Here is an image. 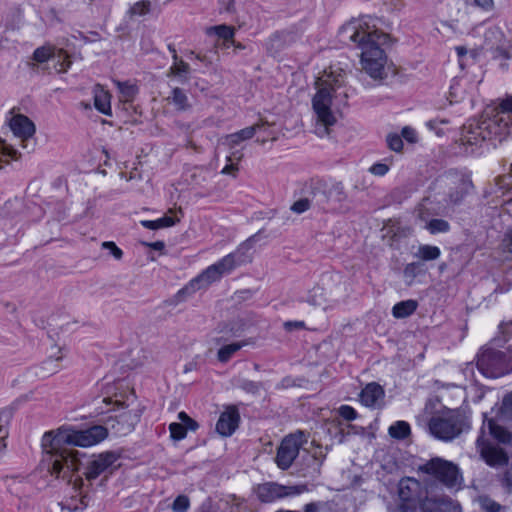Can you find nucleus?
Here are the masks:
<instances>
[{
	"instance_id": "1",
	"label": "nucleus",
	"mask_w": 512,
	"mask_h": 512,
	"mask_svg": "<svg viewBox=\"0 0 512 512\" xmlns=\"http://www.w3.org/2000/svg\"><path fill=\"white\" fill-rule=\"evenodd\" d=\"M107 437V428L95 425L85 430L60 427L43 435L42 446L48 454V471L57 479L71 483L75 472L80 469L78 452L64 448V445L89 447Z\"/></svg>"
},
{
	"instance_id": "2",
	"label": "nucleus",
	"mask_w": 512,
	"mask_h": 512,
	"mask_svg": "<svg viewBox=\"0 0 512 512\" xmlns=\"http://www.w3.org/2000/svg\"><path fill=\"white\" fill-rule=\"evenodd\" d=\"M512 132V96L502 100L492 116L471 119L461 129L460 144L465 154H475L485 142L493 146L503 142Z\"/></svg>"
},
{
	"instance_id": "3",
	"label": "nucleus",
	"mask_w": 512,
	"mask_h": 512,
	"mask_svg": "<svg viewBox=\"0 0 512 512\" xmlns=\"http://www.w3.org/2000/svg\"><path fill=\"white\" fill-rule=\"evenodd\" d=\"M387 38V34L378 31L369 33L354 31L350 36V39L361 49L362 69L375 80H382L385 77L387 56L381 45Z\"/></svg>"
},
{
	"instance_id": "4",
	"label": "nucleus",
	"mask_w": 512,
	"mask_h": 512,
	"mask_svg": "<svg viewBox=\"0 0 512 512\" xmlns=\"http://www.w3.org/2000/svg\"><path fill=\"white\" fill-rule=\"evenodd\" d=\"M340 79L332 74H325L316 81L317 93L313 97L312 105L321 127L317 129L319 135L328 133V128L336 123L331 111L332 92L340 86Z\"/></svg>"
},
{
	"instance_id": "5",
	"label": "nucleus",
	"mask_w": 512,
	"mask_h": 512,
	"mask_svg": "<svg viewBox=\"0 0 512 512\" xmlns=\"http://www.w3.org/2000/svg\"><path fill=\"white\" fill-rule=\"evenodd\" d=\"M476 365L486 377L498 378L512 372V348H483L477 354Z\"/></svg>"
},
{
	"instance_id": "6",
	"label": "nucleus",
	"mask_w": 512,
	"mask_h": 512,
	"mask_svg": "<svg viewBox=\"0 0 512 512\" xmlns=\"http://www.w3.org/2000/svg\"><path fill=\"white\" fill-rule=\"evenodd\" d=\"M418 470L428 474L448 488L459 487L462 483V475L459 467L451 461L440 457H434L419 466Z\"/></svg>"
},
{
	"instance_id": "7",
	"label": "nucleus",
	"mask_w": 512,
	"mask_h": 512,
	"mask_svg": "<svg viewBox=\"0 0 512 512\" xmlns=\"http://www.w3.org/2000/svg\"><path fill=\"white\" fill-rule=\"evenodd\" d=\"M469 426L465 418L457 411L443 416L432 417L429 421L431 434L443 441H451L458 437Z\"/></svg>"
},
{
	"instance_id": "8",
	"label": "nucleus",
	"mask_w": 512,
	"mask_h": 512,
	"mask_svg": "<svg viewBox=\"0 0 512 512\" xmlns=\"http://www.w3.org/2000/svg\"><path fill=\"white\" fill-rule=\"evenodd\" d=\"M306 442V435L302 431H297L296 433L286 436L277 449L275 458L277 466L282 470L290 468L299 455L300 448Z\"/></svg>"
},
{
	"instance_id": "9",
	"label": "nucleus",
	"mask_w": 512,
	"mask_h": 512,
	"mask_svg": "<svg viewBox=\"0 0 512 512\" xmlns=\"http://www.w3.org/2000/svg\"><path fill=\"white\" fill-rule=\"evenodd\" d=\"M314 197L319 205L330 206L333 211L347 209L346 203L348 195L344 190L342 183H334L326 186L321 182L317 183Z\"/></svg>"
},
{
	"instance_id": "10",
	"label": "nucleus",
	"mask_w": 512,
	"mask_h": 512,
	"mask_svg": "<svg viewBox=\"0 0 512 512\" xmlns=\"http://www.w3.org/2000/svg\"><path fill=\"white\" fill-rule=\"evenodd\" d=\"M308 491L307 485H280L275 482H266L259 484L254 488L257 498L263 503H271L278 499L299 495Z\"/></svg>"
},
{
	"instance_id": "11",
	"label": "nucleus",
	"mask_w": 512,
	"mask_h": 512,
	"mask_svg": "<svg viewBox=\"0 0 512 512\" xmlns=\"http://www.w3.org/2000/svg\"><path fill=\"white\" fill-rule=\"evenodd\" d=\"M445 184L448 188L447 202L452 205L460 204L473 189L470 177L458 171H449L445 175Z\"/></svg>"
},
{
	"instance_id": "12",
	"label": "nucleus",
	"mask_w": 512,
	"mask_h": 512,
	"mask_svg": "<svg viewBox=\"0 0 512 512\" xmlns=\"http://www.w3.org/2000/svg\"><path fill=\"white\" fill-rule=\"evenodd\" d=\"M118 459L119 454L112 451H106L100 453L99 455L93 456V458L88 461L85 468L84 475L86 479L88 481H92L103 473L108 471L109 473H112L111 468Z\"/></svg>"
},
{
	"instance_id": "13",
	"label": "nucleus",
	"mask_w": 512,
	"mask_h": 512,
	"mask_svg": "<svg viewBox=\"0 0 512 512\" xmlns=\"http://www.w3.org/2000/svg\"><path fill=\"white\" fill-rule=\"evenodd\" d=\"M139 410L122 411L115 416H108L105 420L106 428H110L116 435L130 433L140 420Z\"/></svg>"
},
{
	"instance_id": "14",
	"label": "nucleus",
	"mask_w": 512,
	"mask_h": 512,
	"mask_svg": "<svg viewBox=\"0 0 512 512\" xmlns=\"http://www.w3.org/2000/svg\"><path fill=\"white\" fill-rule=\"evenodd\" d=\"M253 240L254 236L250 237L244 243H242L236 251L226 255L221 260L213 264L222 276L229 274L237 266H240L249 261L248 257L245 255V252L252 248Z\"/></svg>"
},
{
	"instance_id": "15",
	"label": "nucleus",
	"mask_w": 512,
	"mask_h": 512,
	"mask_svg": "<svg viewBox=\"0 0 512 512\" xmlns=\"http://www.w3.org/2000/svg\"><path fill=\"white\" fill-rule=\"evenodd\" d=\"M485 426L481 429V435L477 438L476 444L480 448L481 456L485 462L492 467H499L508 464L509 458L506 452L499 447L491 446L486 443L484 436Z\"/></svg>"
},
{
	"instance_id": "16",
	"label": "nucleus",
	"mask_w": 512,
	"mask_h": 512,
	"mask_svg": "<svg viewBox=\"0 0 512 512\" xmlns=\"http://www.w3.org/2000/svg\"><path fill=\"white\" fill-rule=\"evenodd\" d=\"M221 277L222 275L217 268L214 265H210L200 275L179 290L178 295H191L202 288H207L210 284L220 280Z\"/></svg>"
},
{
	"instance_id": "17",
	"label": "nucleus",
	"mask_w": 512,
	"mask_h": 512,
	"mask_svg": "<svg viewBox=\"0 0 512 512\" xmlns=\"http://www.w3.org/2000/svg\"><path fill=\"white\" fill-rule=\"evenodd\" d=\"M421 512H460V507L447 496L426 497L419 502Z\"/></svg>"
},
{
	"instance_id": "18",
	"label": "nucleus",
	"mask_w": 512,
	"mask_h": 512,
	"mask_svg": "<svg viewBox=\"0 0 512 512\" xmlns=\"http://www.w3.org/2000/svg\"><path fill=\"white\" fill-rule=\"evenodd\" d=\"M421 491V484L414 478H403L398 484V494L402 504L417 505Z\"/></svg>"
},
{
	"instance_id": "19",
	"label": "nucleus",
	"mask_w": 512,
	"mask_h": 512,
	"mask_svg": "<svg viewBox=\"0 0 512 512\" xmlns=\"http://www.w3.org/2000/svg\"><path fill=\"white\" fill-rule=\"evenodd\" d=\"M240 415L236 407L232 406L224 411L216 424V430L222 436H230L238 427Z\"/></svg>"
},
{
	"instance_id": "20",
	"label": "nucleus",
	"mask_w": 512,
	"mask_h": 512,
	"mask_svg": "<svg viewBox=\"0 0 512 512\" xmlns=\"http://www.w3.org/2000/svg\"><path fill=\"white\" fill-rule=\"evenodd\" d=\"M10 127L13 133L23 141L31 138L36 131L34 123L22 114H18L11 119Z\"/></svg>"
},
{
	"instance_id": "21",
	"label": "nucleus",
	"mask_w": 512,
	"mask_h": 512,
	"mask_svg": "<svg viewBox=\"0 0 512 512\" xmlns=\"http://www.w3.org/2000/svg\"><path fill=\"white\" fill-rule=\"evenodd\" d=\"M94 94V106L95 108L102 114L112 115L110 99L111 95L108 91L104 90V88L97 84L93 88Z\"/></svg>"
},
{
	"instance_id": "22",
	"label": "nucleus",
	"mask_w": 512,
	"mask_h": 512,
	"mask_svg": "<svg viewBox=\"0 0 512 512\" xmlns=\"http://www.w3.org/2000/svg\"><path fill=\"white\" fill-rule=\"evenodd\" d=\"M383 397V388L375 382L367 384L360 394L361 402L368 407L376 405L377 402Z\"/></svg>"
},
{
	"instance_id": "23",
	"label": "nucleus",
	"mask_w": 512,
	"mask_h": 512,
	"mask_svg": "<svg viewBox=\"0 0 512 512\" xmlns=\"http://www.w3.org/2000/svg\"><path fill=\"white\" fill-rule=\"evenodd\" d=\"M263 127V124L257 123L252 126L246 127L238 132L229 134L225 137V143L230 147L234 148L242 141L251 139L255 133Z\"/></svg>"
},
{
	"instance_id": "24",
	"label": "nucleus",
	"mask_w": 512,
	"mask_h": 512,
	"mask_svg": "<svg viewBox=\"0 0 512 512\" xmlns=\"http://www.w3.org/2000/svg\"><path fill=\"white\" fill-rule=\"evenodd\" d=\"M301 461L304 466L303 470L305 471V475L318 474L323 463V458L318 457L315 454H310L305 450L301 455Z\"/></svg>"
},
{
	"instance_id": "25",
	"label": "nucleus",
	"mask_w": 512,
	"mask_h": 512,
	"mask_svg": "<svg viewBox=\"0 0 512 512\" xmlns=\"http://www.w3.org/2000/svg\"><path fill=\"white\" fill-rule=\"evenodd\" d=\"M250 342L248 340H242L234 343H230L227 345H223L217 352V359L221 363H227L236 352H238L241 348L248 345Z\"/></svg>"
},
{
	"instance_id": "26",
	"label": "nucleus",
	"mask_w": 512,
	"mask_h": 512,
	"mask_svg": "<svg viewBox=\"0 0 512 512\" xmlns=\"http://www.w3.org/2000/svg\"><path fill=\"white\" fill-rule=\"evenodd\" d=\"M167 101L172 103L178 111H187L191 108L186 93L179 87L172 89L171 95L167 98Z\"/></svg>"
},
{
	"instance_id": "27",
	"label": "nucleus",
	"mask_w": 512,
	"mask_h": 512,
	"mask_svg": "<svg viewBox=\"0 0 512 512\" xmlns=\"http://www.w3.org/2000/svg\"><path fill=\"white\" fill-rule=\"evenodd\" d=\"M418 307L416 300H405L396 303L392 308V314L395 318H406L412 315Z\"/></svg>"
},
{
	"instance_id": "28",
	"label": "nucleus",
	"mask_w": 512,
	"mask_h": 512,
	"mask_svg": "<svg viewBox=\"0 0 512 512\" xmlns=\"http://www.w3.org/2000/svg\"><path fill=\"white\" fill-rule=\"evenodd\" d=\"M121 94V100L124 102H132L138 93L137 85L130 83L129 81L121 82L114 81Z\"/></svg>"
},
{
	"instance_id": "29",
	"label": "nucleus",
	"mask_w": 512,
	"mask_h": 512,
	"mask_svg": "<svg viewBox=\"0 0 512 512\" xmlns=\"http://www.w3.org/2000/svg\"><path fill=\"white\" fill-rule=\"evenodd\" d=\"M179 222V219H175L169 216H164L157 220H142L140 223L143 227L151 230H157L161 228L171 227Z\"/></svg>"
},
{
	"instance_id": "30",
	"label": "nucleus",
	"mask_w": 512,
	"mask_h": 512,
	"mask_svg": "<svg viewBox=\"0 0 512 512\" xmlns=\"http://www.w3.org/2000/svg\"><path fill=\"white\" fill-rule=\"evenodd\" d=\"M440 254V249L437 246L420 245L418 251L415 253V257L423 261H432L438 259Z\"/></svg>"
},
{
	"instance_id": "31",
	"label": "nucleus",
	"mask_w": 512,
	"mask_h": 512,
	"mask_svg": "<svg viewBox=\"0 0 512 512\" xmlns=\"http://www.w3.org/2000/svg\"><path fill=\"white\" fill-rule=\"evenodd\" d=\"M410 434V426L405 421H397L389 427V435L392 438L402 440Z\"/></svg>"
},
{
	"instance_id": "32",
	"label": "nucleus",
	"mask_w": 512,
	"mask_h": 512,
	"mask_svg": "<svg viewBox=\"0 0 512 512\" xmlns=\"http://www.w3.org/2000/svg\"><path fill=\"white\" fill-rule=\"evenodd\" d=\"M207 33L215 34L219 38L223 39L224 41H231L232 43H234L233 37L235 34V30L231 26L218 25V26L209 27L207 29Z\"/></svg>"
},
{
	"instance_id": "33",
	"label": "nucleus",
	"mask_w": 512,
	"mask_h": 512,
	"mask_svg": "<svg viewBox=\"0 0 512 512\" xmlns=\"http://www.w3.org/2000/svg\"><path fill=\"white\" fill-rule=\"evenodd\" d=\"M56 52V48L51 45L38 47L33 53V60L38 63L47 62L49 59L55 56Z\"/></svg>"
},
{
	"instance_id": "34",
	"label": "nucleus",
	"mask_w": 512,
	"mask_h": 512,
	"mask_svg": "<svg viewBox=\"0 0 512 512\" xmlns=\"http://www.w3.org/2000/svg\"><path fill=\"white\" fill-rule=\"evenodd\" d=\"M487 428L489 430V434L499 442H507L509 440L508 432L498 424L493 419H489L487 421Z\"/></svg>"
},
{
	"instance_id": "35",
	"label": "nucleus",
	"mask_w": 512,
	"mask_h": 512,
	"mask_svg": "<svg viewBox=\"0 0 512 512\" xmlns=\"http://www.w3.org/2000/svg\"><path fill=\"white\" fill-rule=\"evenodd\" d=\"M190 72V66L188 63L184 62L181 59H177V61H174L173 65L170 67L167 76H187V74ZM187 81V77L184 78L183 82Z\"/></svg>"
},
{
	"instance_id": "36",
	"label": "nucleus",
	"mask_w": 512,
	"mask_h": 512,
	"mask_svg": "<svg viewBox=\"0 0 512 512\" xmlns=\"http://www.w3.org/2000/svg\"><path fill=\"white\" fill-rule=\"evenodd\" d=\"M425 228L431 233V234H436V233H445L447 231H449L450 229V225L449 223L444 220V219H432L430 220Z\"/></svg>"
},
{
	"instance_id": "37",
	"label": "nucleus",
	"mask_w": 512,
	"mask_h": 512,
	"mask_svg": "<svg viewBox=\"0 0 512 512\" xmlns=\"http://www.w3.org/2000/svg\"><path fill=\"white\" fill-rule=\"evenodd\" d=\"M423 263L412 262L405 266L403 275L406 279L413 281L420 273L423 272Z\"/></svg>"
},
{
	"instance_id": "38",
	"label": "nucleus",
	"mask_w": 512,
	"mask_h": 512,
	"mask_svg": "<svg viewBox=\"0 0 512 512\" xmlns=\"http://www.w3.org/2000/svg\"><path fill=\"white\" fill-rule=\"evenodd\" d=\"M54 57H56L58 59L56 65H55V67L59 66V68H57V71L59 73L66 72L67 69L71 65V61L69 60L68 54L65 51H63L62 49H59V50H57Z\"/></svg>"
},
{
	"instance_id": "39",
	"label": "nucleus",
	"mask_w": 512,
	"mask_h": 512,
	"mask_svg": "<svg viewBox=\"0 0 512 512\" xmlns=\"http://www.w3.org/2000/svg\"><path fill=\"white\" fill-rule=\"evenodd\" d=\"M480 507L485 512H500L502 506L493 499L483 496L479 499Z\"/></svg>"
},
{
	"instance_id": "40",
	"label": "nucleus",
	"mask_w": 512,
	"mask_h": 512,
	"mask_svg": "<svg viewBox=\"0 0 512 512\" xmlns=\"http://www.w3.org/2000/svg\"><path fill=\"white\" fill-rule=\"evenodd\" d=\"M151 3L150 1H139L136 2L130 9L129 14L131 16H143L146 15L150 11Z\"/></svg>"
},
{
	"instance_id": "41",
	"label": "nucleus",
	"mask_w": 512,
	"mask_h": 512,
	"mask_svg": "<svg viewBox=\"0 0 512 512\" xmlns=\"http://www.w3.org/2000/svg\"><path fill=\"white\" fill-rule=\"evenodd\" d=\"M190 501L186 495H179L173 501L172 510L174 512H186L189 509Z\"/></svg>"
},
{
	"instance_id": "42",
	"label": "nucleus",
	"mask_w": 512,
	"mask_h": 512,
	"mask_svg": "<svg viewBox=\"0 0 512 512\" xmlns=\"http://www.w3.org/2000/svg\"><path fill=\"white\" fill-rule=\"evenodd\" d=\"M169 430L171 437L174 440H182L183 438L186 437L187 434L186 427L184 426V424L181 423H171L169 425Z\"/></svg>"
},
{
	"instance_id": "43",
	"label": "nucleus",
	"mask_w": 512,
	"mask_h": 512,
	"mask_svg": "<svg viewBox=\"0 0 512 512\" xmlns=\"http://www.w3.org/2000/svg\"><path fill=\"white\" fill-rule=\"evenodd\" d=\"M239 387L247 393L257 394L262 388V383L251 380H242L239 384Z\"/></svg>"
},
{
	"instance_id": "44",
	"label": "nucleus",
	"mask_w": 512,
	"mask_h": 512,
	"mask_svg": "<svg viewBox=\"0 0 512 512\" xmlns=\"http://www.w3.org/2000/svg\"><path fill=\"white\" fill-rule=\"evenodd\" d=\"M386 142L388 147L395 152H400L403 148L402 137L398 134H389Z\"/></svg>"
},
{
	"instance_id": "45",
	"label": "nucleus",
	"mask_w": 512,
	"mask_h": 512,
	"mask_svg": "<svg viewBox=\"0 0 512 512\" xmlns=\"http://www.w3.org/2000/svg\"><path fill=\"white\" fill-rule=\"evenodd\" d=\"M338 412L339 415L347 421L355 420L358 416L357 411L349 405L340 406Z\"/></svg>"
},
{
	"instance_id": "46",
	"label": "nucleus",
	"mask_w": 512,
	"mask_h": 512,
	"mask_svg": "<svg viewBox=\"0 0 512 512\" xmlns=\"http://www.w3.org/2000/svg\"><path fill=\"white\" fill-rule=\"evenodd\" d=\"M178 418L181 421L180 423L184 424V426L186 427V431L187 430L195 431L198 428V423L194 419L189 417L185 412H183V411L180 412L178 414Z\"/></svg>"
},
{
	"instance_id": "47",
	"label": "nucleus",
	"mask_w": 512,
	"mask_h": 512,
	"mask_svg": "<svg viewBox=\"0 0 512 512\" xmlns=\"http://www.w3.org/2000/svg\"><path fill=\"white\" fill-rule=\"evenodd\" d=\"M386 229L388 234H392V239H396L402 235H406V233H404V230L401 231L399 223L392 220H389Z\"/></svg>"
},
{
	"instance_id": "48",
	"label": "nucleus",
	"mask_w": 512,
	"mask_h": 512,
	"mask_svg": "<svg viewBox=\"0 0 512 512\" xmlns=\"http://www.w3.org/2000/svg\"><path fill=\"white\" fill-rule=\"evenodd\" d=\"M310 208V201L307 198L297 200L291 206V210L297 214H301Z\"/></svg>"
},
{
	"instance_id": "49",
	"label": "nucleus",
	"mask_w": 512,
	"mask_h": 512,
	"mask_svg": "<svg viewBox=\"0 0 512 512\" xmlns=\"http://www.w3.org/2000/svg\"><path fill=\"white\" fill-rule=\"evenodd\" d=\"M102 248L109 250L113 257L117 260H120L123 257L122 250L119 247H117L116 244L112 241L103 242Z\"/></svg>"
},
{
	"instance_id": "50",
	"label": "nucleus",
	"mask_w": 512,
	"mask_h": 512,
	"mask_svg": "<svg viewBox=\"0 0 512 512\" xmlns=\"http://www.w3.org/2000/svg\"><path fill=\"white\" fill-rule=\"evenodd\" d=\"M500 482L506 492L512 494V470H506L502 474Z\"/></svg>"
},
{
	"instance_id": "51",
	"label": "nucleus",
	"mask_w": 512,
	"mask_h": 512,
	"mask_svg": "<svg viewBox=\"0 0 512 512\" xmlns=\"http://www.w3.org/2000/svg\"><path fill=\"white\" fill-rule=\"evenodd\" d=\"M369 170L376 176H384L388 172L389 167L384 163H375L370 167Z\"/></svg>"
},
{
	"instance_id": "52",
	"label": "nucleus",
	"mask_w": 512,
	"mask_h": 512,
	"mask_svg": "<svg viewBox=\"0 0 512 512\" xmlns=\"http://www.w3.org/2000/svg\"><path fill=\"white\" fill-rule=\"evenodd\" d=\"M502 410L506 416L512 418V393L504 397Z\"/></svg>"
},
{
	"instance_id": "53",
	"label": "nucleus",
	"mask_w": 512,
	"mask_h": 512,
	"mask_svg": "<svg viewBox=\"0 0 512 512\" xmlns=\"http://www.w3.org/2000/svg\"><path fill=\"white\" fill-rule=\"evenodd\" d=\"M401 137L410 143H414L416 141V132L413 128L406 126L402 129Z\"/></svg>"
},
{
	"instance_id": "54",
	"label": "nucleus",
	"mask_w": 512,
	"mask_h": 512,
	"mask_svg": "<svg viewBox=\"0 0 512 512\" xmlns=\"http://www.w3.org/2000/svg\"><path fill=\"white\" fill-rule=\"evenodd\" d=\"M3 150V154L11 157L12 159L17 160L18 156L20 155L16 149H14L12 146H9L5 143H2L1 146Z\"/></svg>"
},
{
	"instance_id": "55",
	"label": "nucleus",
	"mask_w": 512,
	"mask_h": 512,
	"mask_svg": "<svg viewBox=\"0 0 512 512\" xmlns=\"http://www.w3.org/2000/svg\"><path fill=\"white\" fill-rule=\"evenodd\" d=\"M284 328L287 331H292L295 329H303V328H305V323L303 321H287L284 323Z\"/></svg>"
},
{
	"instance_id": "56",
	"label": "nucleus",
	"mask_w": 512,
	"mask_h": 512,
	"mask_svg": "<svg viewBox=\"0 0 512 512\" xmlns=\"http://www.w3.org/2000/svg\"><path fill=\"white\" fill-rule=\"evenodd\" d=\"M473 4L487 10L493 6V0H473Z\"/></svg>"
},
{
	"instance_id": "57",
	"label": "nucleus",
	"mask_w": 512,
	"mask_h": 512,
	"mask_svg": "<svg viewBox=\"0 0 512 512\" xmlns=\"http://www.w3.org/2000/svg\"><path fill=\"white\" fill-rule=\"evenodd\" d=\"M419 505L401 504L398 512H419Z\"/></svg>"
},
{
	"instance_id": "58",
	"label": "nucleus",
	"mask_w": 512,
	"mask_h": 512,
	"mask_svg": "<svg viewBox=\"0 0 512 512\" xmlns=\"http://www.w3.org/2000/svg\"><path fill=\"white\" fill-rule=\"evenodd\" d=\"M238 170V167L236 164L230 163L227 164L221 171L222 174L225 175H233L235 176V172Z\"/></svg>"
},
{
	"instance_id": "59",
	"label": "nucleus",
	"mask_w": 512,
	"mask_h": 512,
	"mask_svg": "<svg viewBox=\"0 0 512 512\" xmlns=\"http://www.w3.org/2000/svg\"><path fill=\"white\" fill-rule=\"evenodd\" d=\"M145 245L153 248L154 250H157V251H161L164 249L165 247V244L164 242L162 241H157V242H154V243H145Z\"/></svg>"
},
{
	"instance_id": "60",
	"label": "nucleus",
	"mask_w": 512,
	"mask_h": 512,
	"mask_svg": "<svg viewBox=\"0 0 512 512\" xmlns=\"http://www.w3.org/2000/svg\"><path fill=\"white\" fill-rule=\"evenodd\" d=\"M304 512H318V506L315 503H308L304 506Z\"/></svg>"
},
{
	"instance_id": "61",
	"label": "nucleus",
	"mask_w": 512,
	"mask_h": 512,
	"mask_svg": "<svg viewBox=\"0 0 512 512\" xmlns=\"http://www.w3.org/2000/svg\"><path fill=\"white\" fill-rule=\"evenodd\" d=\"M501 328L503 329L504 334H512V321L502 324Z\"/></svg>"
},
{
	"instance_id": "62",
	"label": "nucleus",
	"mask_w": 512,
	"mask_h": 512,
	"mask_svg": "<svg viewBox=\"0 0 512 512\" xmlns=\"http://www.w3.org/2000/svg\"><path fill=\"white\" fill-rule=\"evenodd\" d=\"M456 52H457L459 57H462V56L467 54V49L464 46H457L456 47Z\"/></svg>"
},
{
	"instance_id": "63",
	"label": "nucleus",
	"mask_w": 512,
	"mask_h": 512,
	"mask_svg": "<svg viewBox=\"0 0 512 512\" xmlns=\"http://www.w3.org/2000/svg\"><path fill=\"white\" fill-rule=\"evenodd\" d=\"M168 49L172 53L173 60L177 61L178 55H177V51H176L175 47L172 44H170V45H168Z\"/></svg>"
},
{
	"instance_id": "64",
	"label": "nucleus",
	"mask_w": 512,
	"mask_h": 512,
	"mask_svg": "<svg viewBox=\"0 0 512 512\" xmlns=\"http://www.w3.org/2000/svg\"><path fill=\"white\" fill-rule=\"evenodd\" d=\"M507 236L509 238L510 245L512 246V229L508 232ZM510 250L512 251V248Z\"/></svg>"
}]
</instances>
